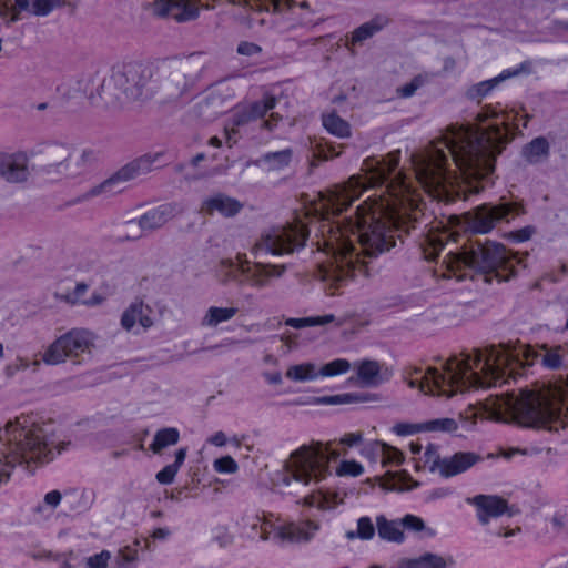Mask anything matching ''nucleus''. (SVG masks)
Listing matches in <instances>:
<instances>
[{
    "label": "nucleus",
    "instance_id": "f257e3e1",
    "mask_svg": "<svg viewBox=\"0 0 568 568\" xmlns=\"http://www.w3.org/2000/svg\"><path fill=\"white\" fill-rule=\"evenodd\" d=\"M400 151L389 152L385 158H368L364 170L369 175L371 186L386 185L376 199L369 197L361 204L355 217L343 225H333L331 216L339 215L366 187L359 176H352L344 185L321 193L323 223L322 239L316 242L318 251L327 255V261L318 264L316 276L333 290L347 284L362 275L369 277L372 267L365 257H375L395 245V231L409 233L420 223L424 213L415 190L407 179L398 173L389 178L399 163Z\"/></svg>",
    "mask_w": 568,
    "mask_h": 568
},
{
    "label": "nucleus",
    "instance_id": "f03ea898",
    "mask_svg": "<svg viewBox=\"0 0 568 568\" xmlns=\"http://www.w3.org/2000/svg\"><path fill=\"white\" fill-rule=\"evenodd\" d=\"M517 113L487 105L477 119L487 128L450 126L428 148L412 155L417 182L433 197L453 202L479 193L495 170V160L509 142Z\"/></svg>",
    "mask_w": 568,
    "mask_h": 568
},
{
    "label": "nucleus",
    "instance_id": "7ed1b4c3",
    "mask_svg": "<svg viewBox=\"0 0 568 568\" xmlns=\"http://www.w3.org/2000/svg\"><path fill=\"white\" fill-rule=\"evenodd\" d=\"M530 353V349L511 348L504 344L476 348L470 354H462L460 358L449 359L445 364V373L428 368L420 381H409V386L419 387L425 394L450 397L457 390L501 385L506 377L514 376V363L523 365L520 356L526 358L527 365L534 364L529 361Z\"/></svg>",
    "mask_w": 568,
    "mask_h": 568
},
{
    "label": "nucleus",
    "instance_id": "20e7f679",
    "mask_svg": "<svg viewBox=\"0 0 568 568\" xmlns=\"http://www.w3.org/2000/svg\"><path fill=\"white\" fill-rule=\"evenodd\" d=\"M308 234L310 231L300 219L271 227L252 246L254 261H250L245 254H237V263L230 258L221 260L215 270L216 277L224 285L237 282L256 290L268 287L286 273L287 267L285 264L263 262L264 256L291 254L304 247Z\"/></svg>",
    "mask_w": 568,
    "mask_h": 568
},
{
    "label": "nucleus",
    "instance_id": "39448f33",
    "mask_svg": "<svg viewBox=\"0 0 568 568\" xmlns=\"http://www.w3.org/2000/svg\"><path fill=\"white\" fill-rule=\"evenodd\" d=\"M565 386H541L506 393L497 398L498 419H511L527 427L558 430L568 426V389Z\"/></svg>",
    "mask_w": 568,
    "mask_h": 568
},
{
    "label": "nucleus",
    "instance_id": "423d86ee",
    "mask_svg": "<svg viewBox=\"0 0 568 568\" xmlns=\"http://www.w3.org/2000/svg\"><path fill=\"white\" fill-rule=\"evenodd\" d=\"M523 258L507 251L503 244L486 241H467L460 248L449 250L444 258L447 268L453 272H463L458 275L466 277V271L485 275L486 282L497 278L499 282L508 281L515 275V264Z\"/></svg>",
    "mask_w": 568,
    "mask_h": 568
},
{
    "label": "nucleus",
    "instance_id": "0eeeda50",
    "mask_svg": "<svg viewBox=\"0 0 568 568\" xmlns=\"http://www.w3.org/2000/svg\"><path fill=\"white\" fill-rule=\"evenodd\" d=\"M0 439L7 443V450L0 455V484L10 478L17 463L49 462L53 458L54 442L44 427H27L20 418L6 425Z\"/></svg>",
    "mask_w": 568,
    "mask_h": 568
},
{
    "label": "nucleus",
    "instance_id": "6e6552de",
    "mask_svg": "<svg viewBox=\"0 0 568 568\" xmlns=\"http://www.w3.org/2000/svg\"><path fill=\"white\" fill-rule=\"evenodd\" d=\"M152 70L141 63H125L112 68L99 84L102 104L121 108L135 101L154 98L151 87Z\"/></svg>",
    "mask_w": 568,
    "mask_h": 568
},
{
    "label": "nucleus",
    "instance_id": "1a4fd4ad",
    "mask_svg": "<svg viewBox=\"0 0 568 568\" xmlns=\"http://www.w3.org/2000/svg\"><path fill=\"white\" fill-rule=\"evenodd\" d=\"M207 67V58L202 52L171 60L162 71L154 98L160 104H180L187 100Z\"/></svg>",
    "mask_w": 568,
    "mask_h": 568
},
{
    "label": "nucleus",
    "instance_id": "9d476101",
    "mask_svg": "<svg viewBox=\"0 0 568 568\" xmlns=\"http://www.w3.org/2000/svg\"><path fill=\"white\" fill-rule=\"evenodd\" d=\"M331 458H337L336 452H329L322 443L303 445L294 450L284 464L282 481L290 486L292 481L307 486L324 479L329 473Z\"/></svg>",
    "mask_w": 568,
    "mask_h": 568
},
{
    "label": "nucleus",
    "instance_id": "9b49d317",
    "mask_svg": "<svg viewBox=\"0 0 568 568\" xmlns=\"http://www.w3.org/2000/svg\"><path fill=\"white\" fill-rule=\"evenodd\" d=\"M163 158V152L143 154L122 168L100 184L91 187L84 199L95 197L102 194H116L124 190V184L151 172L154 164Z\"/></svg>",
    "mask_w": 568,
    "mask_h": 568
},
{
    "label": "nucleus",
    "instance_id": "f8f14e48",
    "mask_svg": "<svg viewBox=\"0 0 568 568\" xmlns=\"http://www.w3.org/2000/svg\"><path fill=\"white\" fill-rule=\"evenodd\" d=\"M94 345L93 335L85 329H71L55 339L44 352L43 362L57 365L67 358H77L83 354H90Z\"/></svg>",
    "mask_w": 568,
    "mask_h": 568
},
{
    "label": "nucleus",
    "instance_id": "ddd939ff",
    "mask_svg": "<svg viewBox=\"0 0 568 568\" xmlns=\"http://www.w3.org/2000/svg\"><path fill=\"white\" fill-rule=\"evenodd\" d=\"M524 207L518 203L501 202L483 204L466 214L469 227L476 233L489 232L500 221L523 214Z\"/></svg>",
    "mask_w": 568,
    "mask_h": 568
},
{
    "label": "nucleus",
    "instance_id": "4468645a",
    "mask_svg": "<svg viewBox=\"0 0 568 568\" xmlns=\"http://www.w3.org/2000/svg\"><path fill=\"white\" fill-rule=\"evenodd\" d=\"M481 460L483 457L474 452H457L445 457H440L434 447H428L425 452V464L429 470L444 478L463 474Z\"/></svg>",
    "mask_w": 568,
    "mask_h": 568
},
{
    "label": "nucleus",
    "instance_id": "2eb2a0df",
    "mask_svg": "<svg viewBox=\"0 0 568 568\" xmlns=\"http://www.w3.org/2000/svg\"><path fill=\"white\" fill-rule=\"evenodd\" d=\"M271 528L274 529V538L277 539L278 542L297 544L308 541L317 530V525L312 521H305L302 524L291 523L284 526L274 527L267 518H264L263 524L261 525L260 535L262 540L265 541L271 538Z\"/></svg>",
    "mask_w": 568,
    "mask_h": 568
},
{
    "label": "nucleus",
    "instance_id": "dca6fc26",
    "mask_svg": "<svg viewBox=\"0 0 568 568\" xmlns=\"http://www.w3.org/2000/svg\"><path fill=\"white\" fill-rule=\"evenodd\" d=\"M87 153L83 152L80 159H72V148L64 143H51L42 150L43 162L48 169L58 168L59 172L67 175H75L78 172L72 168L83 161Z\"/></svg>",
    "mask_w": 568,
    "mask_h": 568
},
{
    "label": "nucleus",
    "instance_id": "f3484780",
    "mask_svg": "<svg viewBox=\"0 0 568 568\" xmlns=\"http://www.w3.org/2000/svg\"><path fill=\"white\" fill-rule=\"evenodd\" d=\"M183 213L178 203H164L145 212L141 217V226L150 234L163 227L169 221Z\"/></svg>",
    "mask_w": 568,
    "mask_h": 568
},
{
    "label": "nucleus",
    "instance_id": "a211bd4d",
    "mask_svg": "<svg viewBox=\"0 0 568 568\" xmlns=\"http://www.w3.org/2000/svg\"><path fill=\"white\" fill-rule=\"evenodd\" d=\"M469 503L476 506L477 516L483 525H487L490 518H497L508 511L507 501L496 495H477Z\"/></svg>",
    "mask_w": 568,
    "mask_h": 568
},
{
    "label": "nucleus",
    "instance_id": "6ab92c4d",
    "mask_svg": "<svg viewBox=\"0 0 568 568\" xmlns=\"http://www.w3.org/2000/svg\"><path fill=\"white\" fill-rule=\"evenodd\" d=\"M0 176L8 182H23L29 176L28 161L24 154H0Z\"/></svg>",
    "mask_w": 568,
    "mask_h": 568
},
{
    "label": "nucleus",
    "instance_id": "aec40b11",
    "mask_svg": "<svg viewBox=\"0 0 568 568\" xmlns=\"http://www.w3.org/2000/svg\"><path fill=\"white\" fill-rule=\"evenodd\" d=\"M230 108L229 95L221 89L214 88L199 103V114L207 121L214 120Z\"/></svg>",
    "mask_w": 568,
    "mask_h": 568
},
{
    "label": "nucleus",
    "instance_id": "412c9836",
    "mask_svg": "<svg viewBox=\"0 0 568 568\" xmlns=\"http://www.w3.org/2000/svg\"><path fill=\"white\" fill-rule=\"evenodd\" d=\"M389 22L390 20L387 16L376 14L369 21L364 22L352 32L351 40L346 43V47L352 50V47L362 44L364 41L381 32L389 24Z\"/></svg>",
    "mask_w": 568,
    "mask_h": 568
},
{
    "label": "nucleus",
    "instance_id": "4be33fe9",
    "mask_svg": "<svg viewBox=\"0 0 568 568\" xmlns=\"http://www.w3.org/2000/svg\"><path fill=\"white\" fill-rule=\"evenodd\" d=\"M241 209L242 204L237 200L222 193L206 199L201 207L206 214L212 215L214 212H219L226 217L236 215Z\"/></svg>",
    "mask_w": 568,
    "mask_h": 568
},
{
    "label": "nucleus",
    "instance_id": "5701e85b",
    "mask_svg": "<svg viewBox=\"0 0 568 568\" xmlns=\"http://www.w3.org/2000/svg\"><path fill=\"white\" fill-rule=\"evenodd\" d=\"M151 308L142 302L132 303L122 314L121 325L124 329L130 331L138 322L143 328H150L153 325L151 318Z\"/></svg>",
    "mask_w": 568,
    "mask_h": 568
},
{
    "label": "nucleus",
    "instance_id": "b1692460",
    "mask_svg": "<svg viewBox=\"0 0 568 568\" xmlns=\"http://www.w3.org/2000/svg\"><path fill=\"white\" fill-rule=\"evenodd\" d=\"M382 368L378 362L366 359L358 364L357 376L364 386L375 387L387 379L384 376L387 369L383 372Z\"/></svg>",
    "mask_w": 568,
    "mask_h": 568
},
{
    "label": "nucleus",
    "instance_id": "393cba45",
    "mask_svg": "<svg viewBox=\"0 0 568 568\" xmlns=\"http://www.w3.org/2000/svg\"><path fill=\"white\" fill-rule=\"evenodd\" d=\"M519 73H520V69H516L514 71H508V70L503 71L499 75H497L493 79L481 81L477 84L471 85L466 91V97L470 100L480 101L481 98L486 97L499 83H501L503 81H505L511 77L518 75Z\"/></svg>",
    "mask_w": 568,
    "mask_h": 568
},
{
    "label": "nucleus",
    "instance_id": "a878e982",
    "mask_svg": "<svg viewBox=\"0 0 568 568\" xmlns=\"http://www.w3.org/2000/svg\"><path fill=\"white\" fill-rule=\"evenodd\" d=\"M102 79L97 71L84 73L78 79L75 90L83 93L91 104L98 105L102 103V97L99 94Z\"/></svg>",
    "mask_w": 568,
    "mask_h": 568
},
{
    "label": "nucleus",
    "instance_id": "bb28decb",
    "mask_svg": "<svg viewBox=\"0 0 568 568\" xmlns=\"http://www.w3.org/2000/svg\"><path fill=\"white\" fill-rule=\"evenodd\" d=\"M550 153V144L544 136H538L527 143L521 155L528 164H538L546 161Z\"/></svg>",
    "mask_w": 568,
    "mask_h": 568
},
{
    "label": "nucleus",
    "instance_id": "cd10ccee",
    "mask_svg": "<svg viewBox=\"0 0 568 568\" xmlns=\"http://www.w3.org/2000/svg\"><path fill=\"white\" fill-rule=\"evenodd\" d=\"M450 239L453 242L457 241L455 235L448 231L427 234L423 244L425 257L427 260H435Z\"/></svg>",
    "mask_w": 568,
    "mask_h": 568
},
{
    "label": "nucleus",
    "instance_id": "c85d7f7f",
    "mask_svg": "<svg viewBox=\"0 0 568 568\" xmlns=\"http://www.w3.org/2000/svg\"><path fill=\"white\" fill-rule=\"evenodd\" d=\"M452 558H444L442 556L427 552L415 559H407L400 562V568H446L453 565Z\"/></svg>",
    "mask_w": 568,
    "mask_h": 568
},
{
    "label": "nucleus",
    "instance_id": "c756f323",
    "mask_svg": "<svg viewBox=\"0 0 568 568\" xmlns=\"http://www.w3.org/2000/svg\"><path fill=\"white\" fill-rule=\"evenodd\" d=\"M239 312L237 307L211 306L201 320L203 327H216L219 324L232 320Z\"/></svg>",
    "mask_w": 568,
    "mask_h": 568
},
{
    "label": "nucleus",
    "instance_id": "7c9ffc66",
    "mask_svg": "<svg viewBox=\"0 0 568 568\" xmlns=\"http://www.w3.org/2000/svg\"><path fill=\"white\" fill-rule=\"evenodd\" d=\"M376 525L382 539L393 542H402L404 540L400 521L387 520L384 516H379L376 519Z\"/></svg>",
    "mask_w": 568,
    "mask_h": 568
},
{
    "label": "nucleus",
    "instance_id": "2f4dec72",
    "mask_svg": "<svg viewBox=\"0 0 568 568\" xmlns=\"http://www.w3.org/2000/svg\"><path fill=\"white\" fill-rule=\"evenodd\" d=\"M324 128L333 135L338 138H347L351 135L349 124L343 120L335 111L324 113L322 115Z\"/></svg>",
    "mask_w": 568,
    "mask_h": 568
},
{
    "label": "nucleus",
    "instance_id": "473e14b6",
    "mask_svg": "<svg viewBox=\"0 0 568 568\" xmlns=\"http://www.w3.org/2000/svg\"><path fill=\"white\" fill-rule=\"evenodd\" d=\"M180 433L174 427H166L158 430L154 435L150 449L160 454L164 448L175 445L179 442Z\"/></svg>",
    "mask_w": 568,
    "mask_h": 568
},
{
    "label": "nucleus",
    "instance_id": "72a5a7b5",
    "mask_svg": "<svg viewBox=\"0 0 568 568\" xmlns=\"http://www.w3.org/2000/svg\"><path fill=\"white\" fill-rule=\"evenodd\" d=\"M200 14V8L191 0H174L173 19L178 22L195 20Z\"/></svg>",
    "mask_w": 568,
    "mask_h": 568
},
{
    "label": "nucleus",
    "instance_id": "f704fd0d",
    "mask_svg": "<svg viewBox=\"0 0 568 568\" xmlns=\"http://www.w3.org/2000/svg\"><path fill=\"white\" fill-rule=\"evenodd\" d=\"M320 375V371L315 364L303 363L290 366L286 371L285 376L294 382H306L313 381Z\"/></svg>",
    "mask_w": 568,
    "mask_h": 568
},
{
    "label": "nucleus",
    "instance_id": "c9c22d12",
    "mask_svg": "<svg viewBox=\"0 0 568 568\" xmlns=\"http://www.w3.org/2000/svg\"><path fill=\"white\" fill-rule=\"evenodd\" d=\"M186 453V448H180L175 454V462L165 466L161 471L156 474V479L160 484L169 485L173 483L176 473L185 460Z\"/></svg>",
    "mask_w": 568,
    "mask_h": 568
},
{
    "label": "nucleus",
    "instance_id": "e433bc0d",
    "mask_svg": "<svg viewBox=\"0 0 568 568\" xmlns=\"http://www.w3.org/2000/svg\"><path fill=\"white\" fill-rule=\"evenodd\" d=\"M292 160V150L285 149L277 152H270L262 156L261 162L267 165L268 170H282L290 164Z\"/></svg>",
    "mask_w": 568,
    "mask_h": 568
},
{
    "label": "nucleus",
    "instance_id": "4c0bfd02",
    "mask_svg": "<svg viewBox=\"0 0 568 568\" xmlns=\"http://www.w3.org/2000/svg\"><path fill=\"white\" fill-rule=\"evenodd\" d=\"M418 481H413L409 475L405 471L400 474H389V479L385 483V487L389 490L404 491L417 487Z\"/></svg>",
    "mask_w": 568,
    "mask_h": 568
},
{
    "label": "nucleus",
    "instance_id": "58836bf2",
    "mask_svg": "<svg viewBox=\"0 0 568 568\" xmlns=\"http://www.w3.org/2000/svg\"><path fill=\"white\" fill-rule=\"evenodd\" d=\"M335 321V316L332 314L323 315V316H313V317H304V318H288L285 324L287 326L294 328H303L308 326L316 325H326Z\"/></svg>",
    "mask_w": 568,
    "mask_h": 568
},
{
    "label": "nucleus",
    "instance_id": "ea45409f",
    "mask_svg": "<svg viewBox=\"0 0 568 568\" xmlns=\"http://www.w3.org/2000/svg\"><path fill=\"white\" fill-rule=\"evenodd\" d=\"M22 10L18 8L16 1L12 0H0V19H2L7 26L21 19Z\"/></svg>",
    "mask_w": 568,
    "mask_h": 568
},
{
    "label": "nucleus",
    "instance_id": "a19ab883",
    "mask_svg": "<svg viewBox=\"0 0 568 568\" xmlns=\"http://www.w3.org/2000/svg\"><path fill=\"white\" fill-rule=\"evenodd\" d=\"M276 105V99L272 95H266L263 101L253 102L247 106L254 120L263 118L270 110Z\"/></svg>",
    "mask_w": 568,
    "mask_h": 568
},
{
    "label": "nucleus",
    "instance_id": "79ce46f5",
    "mask_svg": "<svg viewBox=\"0 0 568 568\" xmlns=\"http://www.w3.org/2000/svg\"><path fill=\"white\" fill-rule=\"evenodd\" d=\"M123 239L124 240H139L142 236L146 235L145 230L141 226V220H130L123 223L122 225Z\"/></svg>",
    "mask_w": 568,
    "mask_h": 568
},
{
    "label": "nucleus",
    "instance_id": "37998d69",
    "mask_svg": "<svg viewBox=\"0 0 568 568\" xmlns=\"http://www.w3.org/2000/svg\"><path fill=\"white\" fill-rule=\"evenodd\" d=\"M458 427L457 423L453 418H440L429 420L424 424L423 429L429 432H454Z\"/></svg>",
    "mask_w": 568,
    "mask_h": 568
},
{
    "label": "nucleus",
    "instance_id": "c03bdc74",
    "mask_svg": "<svg viewBox=\"0 0 568 568\" xmlns=\"http://www.w3.org/2000/svg\"><path fill=\"white\" fill-rule=\"evenodd\" d=\"M351 365L346 359H335L320 369V375L333 376L345 373L349 369Z\"/></svg>",
    "mask_w": 568,
    "mask_h": 568
},
{
    "label": "nucleus",
    "instance_id": "a18cd8bd",
    "mask_svg": "<svg viewBox=\"0 0 568 568\" xmlns=\"http://www.w3.org/2000/svg\"><path fill=\"white\" fill-rule=\"evenodd\" d=\"M560 347L555 349H548L546 353L540 354L539 357L541 358V363L552 369L559 368L562 364L561 355H560ZM538 357V355H536Z\"/></svg>",
    "mask_w": 568,
    "mask_h": 568
},
{
    "label": "nucleus",
    "instance_id": "49530a36",
    "mask_svg": "<svg viewBox=\"0 0 568 568\" xmlns=\"http://www.w3.org/2000/svg\"><path fill=\"white\" fill-rule=\"evenodd\" d=\"M375 528L374 525L368 517H361L357 520V530L356 536L357 538L369 540L374 537Z\"/></svg>",
    "mask_w": 568,
    "mask_h": 568
},
{
    "label": "nucleus",
    "instance_id": "de8ad7c7",
    "mask_svg": "<svg viewBox=\"0 0 568 568\" xmlns=\"http://www.w3.org/2000/svg\"><path fill=\"white\" fill-rule=\"evenodd\" d=\"M111 559V552L109 550H102L100 554H95L85 559L87 568H108Z\"/></svg>",
    "mask_w": 568,
    "mask_h": 568
},
{
    "label": "nucleus",
    "instance_id": "09e8293b",
    "mask_svg": "<svg viewBox=\"0 0 568 568\" xmlns=\"http://www.w3.org/2000/svg\"><path fill=\"white\" fill-rule=\"evenodd\" d=\"M425 80L422 75L415 77L410 82L399 87L397 94L402 98H409L424 84Z\"/></svg>",
    "mask_w": 568,
    "mask_h": 568
},
{
    "label": "nucleus",
    "instance_id": "8fccbe9b",
    "mask_svg": "<svg viewBox=\"0 0 568 568\" xmlns=\"http://www.w3.org/2000/svg\"><path fill=\"white\" fill-rule=\"evenodd\" d=\"M384 464H396L399 465L404 460V455L397 448L382 444Z\"/></svg>",
    "mask_w": 568,
    "mask_h": 568
},
{
    "label": "nucleus",
    "instance_id": "3c124183",
    "mask_svg": "<svg viewBox=\"0 0 568 568\" xmlns=\"http://www.w3.org/2000/svg\"><path fill=\"white\" fill-rule=\"evenodd\" d=\"M214 468L219 473L233 474L237 470V464L231 456H225L214 462Z\"/></svg>",
    "mask_w": 568,
    "mask_h": 568
},
{
    "label": "nucleus",
    "instance_id": "603ef678",
    "mask_svg": "<svg viewBox=\"0 0 568 568\" xmlns=\"http://www.w3.org/2000/svg\"><path fill=\"white\" fill-rule=\"evenodd\" d=\"M174 11V0H158L153 3V13L159 17H172Z\"/></svg>",
    "mask_w": 568,
    "mask_h": 568
},
{
    "label": "nucleus",
    "instance_id": "864d4df0",
    "mask_svg": "<svg viewBox=\"0 0 568 568\" xmlns=\"http://www.w3.org/2000/svg\"><path fill=\"white\" fill-rule=\"evenodd\" d=\"M364 471L363 466L355 460H345L337 469L338 475L359 476Z\"/></svg>",
    "mask_w": 568,
    "mask_h": 568
},
{
    "label": "nucleus",
    "instance_id": "5fc2aeb1",
    "mask_svg": "<svg viewBox=\"0 0 568 568\" xmlns=\"http://www.w3.org/2000/svg\"><path fill=\"white\" fill-rule=\"evenodd\" d=\"M138 551L134 548H131L130 546H126L122 548L119 551L118 556V565L120 568H126L128 564L133 562L136 560Z\"/></svg>",
    "mask_w": 568,
    "mask_h": 568
},
{
    "label": "nucleus",
    "instance_id": "6e6d98bb",
    "mask_svg": "<svg viewBox=\"0 0 568 568\" xmlns=\"http://www.w3.org/2000/svg\"><path fill=\"white\" fill-rule=\"evenodd\" d=\"M402 528L412 531H422L425 528V523L422 518L414 515H406L402 520Z\"/></svg>",
    "mask_w": 568,
    "mask_h": 568
},
{
    "label": "nucleus",
    "instance_id": "4d7b16f0",
    "mask_svg": "<svg viewBox=\"0 0 568 568\" xmlns=\"http://www.w3.org/2000/svg\"><path fill=\"white\" fill-rule=\"evenodd\" d=\"M236 52L241 55L253 57L260 54L262 52V48L254 42L241 41L237 44Z\"/></svg>",
    "mask_w": 568,
    "mask_h": 568
},
{
    "label": "nucleus",
    "instance_id": "13d9d810",
    "mask_svg": "<svg viewBox=\"0 0 568 568\" xmlns=\"http://www.w3.org/2000/svg\"><path fill=\"white\" fill-rule=\"evenodd\" d=\"M233 540V535H231L224 528L217 529L215 536L213 537V541L216 542L221 548L232 545Z\"/></svg>",
    "mask_w": 568,
    "mask_h": 568
},
{
    "label": "nucleus",
    "instance_id": "bf43d9fd",
    "mask_svg": "<svg viewBox=\"0 0 568 568\" xmlns=\"http://www.w3.org/2000/svg\"><path fill=\"white\" fill-rule=\"evenodd\" d=\"M252 121H255L247 108H244L243 110L239 111L233 119V124L235 126L245 125Z\"/></svg>",
    "mask_w": 568,
    "mask_h": 568
},
{
    "label": "nucleus",
    "instance_id": "052dcab7",
    "mask_svg": "<svg viewBox=\"0 0 568 568\" xmlns=\"http://www.w3.org/2000/svg\"><path fill=\"white\" fill-rule=\"evenodd\" d=\"M348 397H349V395L324 396V397L317 398L316 402L320 404L335 405V404L346 403Z\"/></svg>",
    "mask_w": 568,
    "mask_h": 568
},
{
    "label": "nucleus",
    "instance_id": "680f3d73",
    "mask_svg": "<svg viewBox=\"0 0 568 568\" xmlns=\"http://www.w3.org/2000/svg\"><path fill=\"white\" fill-rule=\"evenodd\" d=\"M420 428L422 427H417V426L410 425V424H397L394 426V432L397 435L405 436V435L413 434Z\"/></svg>",
    "mask_w": 568,
    "mask_h": 568
},
{
    "label": "nucleus",
    "instance_id": "e2e57ef3",
    "mask_svg": "<svg viewBox=\"0 0 568 568\" xmlns=\"http://www.w3.org/2000/svg\"><path fill=\"white\" fill-rule=\"evenodd\" d=\"M61 493L59 490H52L44 496L47 505L55 508L61 501Z\"/></svg>",
    "mask_w": 568,
    "mask_h": 568
},
{
    "label": "nucleus",
    "instance_id": "0e129e2a",
    "mask_svg": "<svg viewBox=\"0 0 568 568\" xmlns=\"http://www.w3.org/2000/svg\"><path fill=\"white\" fill-rule=\"evenodd\" d=\"M362 439H363V434L361 432L348 433V434H345V436L342 438V443L347 446H353V445L361 443Z\"/></svg>",
    "mask_w": 568,
    "mask_h": 568
},
{
    "label": "nucleus",
    "instance_id": "69168bd1",
    "mask_svg": "<svg viewBox=\"0 0 568 568\" xmlns=\"http://www.w3.org/2000/svg\"><path fill=\"white\" fill-rule=\"evenodd\" d=\"M535 232V229L532 226H526L517 232L514 233V237L518 241V242H524V241H527L531 237V235L534 234Z\"/></svg>",
    "mask_w": 568,
    "mask_h": 568
},
{
    "label": "nucleus",
    "instance_id": "338daca9",
    "mask_svg": "<svg viewBox=\"0 0 568 568\" xmlns=\"http://www.w3.org/2000/svg\"><path fill=\"white\" fill-rule=\"evenodd\" d=\"M207 442L215 446H224L226 444V436L223 432H216Z\"/></svg>",
    "mask_w": 568,
    "mask_h": 568
},
{
    "label": "nucleus",
    "instance_id": "774afa93",
    "mask_svg": "<svg viewBox=\"0 0 568 568\" xmlns=\"http://www.w3.org/2000/svg\"><path fill=\"white\" fill-rule=\"evenodd\" d=\"M169 535H170V531L166 528H156L153 531L152 537L154 539H165Z\"/></svg>",
    "mask_w": 568,
    "mask_h": 568
}]
</instances>
